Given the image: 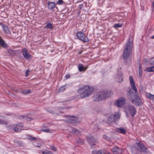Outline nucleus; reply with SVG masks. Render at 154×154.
I'll list each match as a JSON object with an SVG mask.
<instances>
[{
  "label": "nucleus",
  "mask_w": 154,
  "mask_h": 154,
  "mask_svg": "<svg viewBox=\"0 0 154 154\" xmlns=\"http://www.w3.org/2000/svg\"><path fill=\"white\" fill-rule=\"evenodd\" d=\"M2 39V37L0 36V40Z\"/></svg>",
  "instance_id": "603ef678"
},
{
  "label": "nucleus",
  "mask_w": 154,
  "mask_h": 154,
  "mask_svg": "<svg viewBox=\"0 0 154 154\" xmlns=\"http://www.w3.org/2000/svg\"><path fill=\"white\" fill-rule=\"evenodd\" d=\"M48 8L49 9H53L55 7V3L53 2H49L48 3Z\"/></svg>",
  "instance_id": "dca6fc26"
},
{
  "label": "nucleus",
  "mask_w": 154,
  "mask_h": 154,
  "mask_svg": "<svg viewBox=\"0 0 154 154\" xmlns=\"http://www.w3.org/2000/svg\"><path fill=\"white\" fill-rule=\"evenodd\" d=\"M72 131L74 135L79 136L80 135V132L79 130L73 128L72 129Z\"/></svg>",
  "instance_id": "a211bd4d"
},
{
  "label": "nucleus",
  "mask_w": 154,
  "mask_h": 154,
  "mask_svg": "<svg viewBox=\"0 0 154 154\" xmlns=\"http://www.w3.org/2000/svg\"><path fill=\"white\" fill-rule=\"evenodd\" d=\"M22 53L24 57L27 60H30L31 58V54L29 53L27 50L25 48L22 49Z\"/></svg>",
  "instance_id": "9d476101"
},
{
  "label": "nucleus",
  "mask_w": 154,
  "mask_h": 154,
  "mask_svg": "<svg viewBox=\"0 0 154 154\" xmlns=\"http://www.w3.org/2000/svg\"><path fill=\"white\" fill-rule=\"evenodd\" d=\"M6 115L7 116H11V114L10 113H5Z\"/></svg>",
  "instance_id": "8fccbe9b"
},
{
  "label": "nucleus",
  "mask_w": 154,
  "mask_h": 154,
  "mask_svg": "<svg viewBox=\"0 0 154 154\" xmlns=\"http://www.w3.org/2000/svg\"><path fill=\"white\" fill-rule=\"evenodd\" d=\"M109 95V93L107 91H100L94 95L93 100L95 101H100L108 97Z\"/></svg>",
  "instance_id": "20e7f679"
},
{
  "label": "nucleus",
  "mask_w": 154,
  "mask_h": 154,
  "mask_svg": "<svg viewBox=\"0 0 154 154\" xmlns=\"http://www.w3.org/2000/svg\"><path fill=\"white\" fill-rule=\"evenodd\" d=\"M135 147L137 150L142 153L145 154L148 152V149L143 143L140 142L137 143Z\"/></svg>",
  "instance_id": "39448f33"
},
{
  "label": "nucleus",
  "mask_w": 154,
  "mask_h": 154,
  "mask_svg": "<svg viewBox=\"0 0 154 154\" xmlns=\"http://www.w3.org/2000/svg\"><path fill=\"white\" fill-rule=\"evenodd\" d=\"M0 47L5 48L8 47L7 44L2 39L0 40Z\"/></svg>",
  "instance_id": "f3484780"
},
{
  "label": "nucleus",
  "mask_w": 154,
  "mask_h": 154,
  "mask_svg": "<svg viewBox=\"0 0 154 154\" xmlns=\"http://www.w3.org/2000/svg\"><path fill=\"white\" fill-rule=\"evenodd\" d=\"M82 52H83V51L82 50H81L79 52V53L78 54H81L82 53Z\"/></svg>",
  "instance_id": "09e8293b"
},
{
  "label": "nucleus",
  "mask_w": 154,
  "mask_h": 154,
  "mask_svg": "<svg viewBox=\"0 0 154 154\" xmlns=\"http://www.w3.org/2000/svg\"><path fill=\"white\" fill-rule=\"evenodd\" d=\"M51 149L54 151H56L57 150L56 148L54 146H52L51 147Z\"/></svg>",
  "instance_id": "79ce46f5"
},
{
  "label": "nucleus",
  "mask_w": 154,
  "mask_h": 154,
  "mask_svg": "<svg viewBox=\"0 0 154 154\" xmlns=\"http://www.w3.org/2000/svg\"><path fill=\"white\" fill-rule=\"evenodd\" d=\"M42 131L44 132H48L49 131V129L48 128H46L45 127L42 128Z\"/></svg>",
  "instance_id": "72a5a7b5"
},
{
  "label": "nucleus",
  "mask_w": 154,
  "mask_h": 154,
  "mask_svg": "<svg viewBox=\"0 0 154 154\" xmlns=\"http://www.w3.org/2000/svg\"><path fill=\"white\" fill-rule=\"evenodd\" d=\"M4 123V121L2 119H0V124H2Z\"/></svg>",
  "instance_id": "49530a36"
},
{
  "label": "nucleus",
  "mask_w": 154,
  "mask_h": 154,
  "mask_svg": "<svg viewBox=\"0 0 154 154\" xmlns=\"http://www.w3.org/2000/svg\"><path fill=\"white\" fill-rule=\"evenodd\" d=\"M97 151L96 150H93L92 152V154H97Z\"/></svg>",
  "instance_id": "ea45409f"
},
{
  "label": "nucleus",
  "mask_w": 154,
  "mask_h": 154,
  "mask_svg": "<svg viewBox=\"0 0 154 154\" xmlns=\"http://www.w3.org/2000/svg\"><path fill=\"white\" fill-rule=\"evenodd\" d=\"M128 111L129 112L132 117H133L136 113V110L135 107L131 105H128L126 106Z\"/></svg>",
  "instance_id": "6e6552de"
},
{
  "label": "nucleus",
  "mask_w": 154,
  "mask_h": 154,
  "mask_svg": "<svg viewBox=\"0 0 154 154\" xmlns=\"http://www.w3.org/2000/svg\"><path fill=\"white\" fill-rule=\"evenodd\" d=\"M146 62H147V59H146Z\"/></svg>",
  "instance_id": "864d4df0"
},
{
  "label": "nucleus",
  "mask_w": 154,
  "mask_h": 154,
  "mask_svg": "<svg viewBox=\"0 0 154 154\" xmlns=\"http://www.w3.org/2000/svg\"><path fill=\"white\" fill-rule=\"evenodd\" d=\"M121 81H120V82H118L119 83H120L121 82Z\"/></svg>",
  "instance_id": "5fc2aeb1"
},
{
  "label": "nucleus",
  "mask_w": 154,
  "mask_h": 154,
  "mask_svg": "<svg viewBox=\"0 0 154 154\" xmlns=\"http://www.w3.org/2000/svg\"><path fill=\"white\" fill-rule=\"evenodd\" d=\"M29 139L30 140H35L37 139L36 138L32 137V136H29Z\"/></svg>",
  "instance_id": "37998d69"
},
{
  "label": "nucleus",
  "mask_w": 154,
  "mask_h": 154,
  "mask_svg": "<svg viewBox=\"0 0 154 154\" xmlns=\"http://www.w3.org/2000/svg\"><path fill=\"white\" fill-rule=\"evenodd\" d=\"M97 154H103V152L101 150H100L97 151Z\"/></svg>",
  "instance_id": "c03bdc74"
},
{
  "label": "nucleus",
  "mask_w": 154,
  "mask_h": 154,
  "mask_svg": "<svg viewBox=\"0 0 154 154\" xmlns=\"http://www.w3.org/2000/svg\"><path fill=\"white\" fill-rule=\"evenodd\" d=\"M47 111L50 113H51L52 114H54V112L52 110H50V109H46Z\"/></svg>",
  "instance_id": "e433bc0d"
},
{
  "label": "nucleus",
  "mask_w": 154,
  "mask_h": 154,
  "mask_svg": "<svg viewBox=\"0 0 154 154\" xmlns=\"http://www.w3.org/2000/svg\"><path fill=\"white\" fill-rule=\"evenodd\" d=\"M78 68L79 71L80 72L84 71H85L87 69V68L84 67L83 64L82 63H80L78 65Z\"/></svg>",
  "instance_id": "412c9836"
},
{
  "label": "nucleus",
  "mask_w": 154,
  "mask_h": 154,
  "mask_svg": "<svg viewBox=\"0 0 154 154\" xmlns=\"http://www.w3.org/2000/svg\"><path fill=\"white\" fill-rule=\"evenodd\" d=\"M24 119L27 121H31L32 120V119L30 117L27 116H24Z\"/></svg>",
  "instance_id": "473e14b6"
},
{
  "label": "nucleus",
  "mask_w": 154,
  "mask_h": 154,
  "mask_svg": "<svg viewBox=\"0 0 154 154\" xmlns=\"http://www.w3.org/2000/svg\"><path fill=\"white\" fill-rule=\"evenodd\" d=\"M123 25V24H121L119 23H118L117 24H114L113 27L115 29H117V28L122 27Z\"/></svg>",
  "instance_id": "393cba45"
},
{
  "label": "nucleus",
  "mask_w": 154,
  "mask_h": 154,
  "mask_svg": "<svg viewBox=\"0 0 154 154\" xmlns=\"http://www.w3.org/2000/svg\"><path fill=\"white\" fill-rule=\"evenodd\" d=\"M31 92V90L29 89L28 90H23L22 91V92L24 94H28Z\"/></svg>",
  "instance_id": "cd10ccee"
},
{
  "label": "nucleus",
  "mask_w": 154,
  "mask_h": 154,
  "mask_svg": "<svg viewBox=\"0 0 154 154\" xmlns=\"http://www.w3.org/2000/svg\"><path fill=\"white\" fill-rule=\"evenodd\" d=\"M113 116H114V117H115V121L117 119H119V115L116 113V114H115L114 115H113Z\"/></svg>",
  "instance_id": "7c9ffc66"
},
{
  "label": "nucleus",
  "mask_w": 154,
  "mask_h": 154,
  "mask_svg": "<svg viewBox=\"0 0 154 154\" xmlns=\"http://www.w3.org/2000/svg\"><path fill=\"white\" fill-rule=\"evenodd\" d=\"M103 154H112L109 152H107L104 153Z\"/></svg>",
  "instance_id": "de8ad7c7"
},
{
  "label": "nucleus",
  "mask_w": 154,
  "mask_h": 154,
  "mask_svg": "<svg viewBox=\"0 0 154 154\" xmlns=\"http://www.w3.org/2000/svg\"><path fill=\"white\" fill-rule=\"evenodd\" d=\"M151 38L152 39H153L154 38V35L153 36H152L151 37Z\"/></svg>",
  "instance_id": "3c124183"
},
{
  "label": "nucleus",
  "mask_w": 154,
  "mask_h": 154,
  "mask_svg": "<svg viewBox=\"0 0 154 154\" xmlns=\"http://www.w3.org/2000/svg\"><path fill=\"white\" fill-rule=\"evenodd\" d=\"M0 25L2 27L3 31L6 34L8 35L11 34V33L9 31V28L7 25L2 23H0Z\"/></svg>",
  "instance_id": "ddd939ff"
},
{
  "label": "nucleus",
  "mask_w": 154,
  "mask_h": 154,
  "mask_svg": "<svg viewBox=\"0 0 154 154\" xmlns=\"http://www.w3.org/2000/svg\"><path fill=\"white\" fill-rule=\"evenodd\" d=\"M76 36L78 39L84 42H87L89 41L87 36H86L85 34L82 32H77L76 33Z\"/></svg>",
  "instance_id": "423d86ee"
},
{
  "label": "nucleus",
  "mask_w": 154,
  "mask_h": 154,
  "mask_svg": "<svg viewBox=\"0 0 154 154\" xmlns=\"http://www.w3.org/2000/svg\"><path fill=\"white\" fill-rule=\"evenodd\" d=\"M49 21H48L47 23H46V26L44 28H47L48 29H53V25L49 22Z\"/></svg>",
  "instance_id": "4be33fe9"
},
{
  "label": "nucleus",
  "mask_w": 154,
  "mask_h": 154,
  "mask_svg": "<svg viewBox=\"0 0 154 154\" xmlns=\"http://www.w3.org/2000/svg\"><path fill=\"white\" fill-rule=\"evenodd\" d=\"M41 152L43 154H53V153L51 151L48 150L42 151Z\"/></svg>",
  "instance_id": "c85d7f7f"
},
{
  "label": "nucleus",
  "mask_w": 154,
  "mask_h": 154,
  "mask_svg": "<svg viewBox=\"0 0 154 154\" xmlns=\"http://www.w3.org/2000/svg\"><path fill=\"white\" fill-rule=\"evenodd\" d=\"M87 140L90 145H95L97 142L96 139L93 136H90L86 137Z\"/></svg>",
  "instance_id": "1a4fd4ad"
},
{
  "label": "nucleus",
  "mask_w": 154,
  "mask_h": 154,
  "mask_svg": "<svg viewBox=\"0 0 154 154\" xmlns=\"http://www.w3.org/2000/svg\"><path fill=\"white\" fill-rule=\"evenodd\" d=\"M146 71L147 72H154V66H152L150 67H147Z\"/></svg>",
  "instance_id": "b1692460"
},
{
  "label": "nucleus",
  "mask_w": 154,
  "mask_h": 154,
  "mask_svg": "<svg viewBox=\"0 0 154 154\" xmlns=\"http://www.w3.org/2000/svg\"><path fill=\"white\" fill-rule=\"evenodd\" d=\"M134 92L132 89H129L127 92L126 94L129 100L137 106H140L142 104V101L140 97L136 93Z\"/></svg>",
  "instance_id": "f257e3e1"
},
{
  "label": "nucleus",
  "mask_w": 154,
  "mask_h": 154,
  "mask_svg": "<svg viewBox=\"0 0 154 154\" xmlns=\"http://www.w3.org/2000/svg\"><path fill=\"white\" fill-rule=\"evenodd\" d=\"M103 137L104 139L106 140H109V137L105 135H103Z\"/></svg>",
  "instance_id": "c9c22d12"
},
{
  "label": "nucleus",
  "mask_w": 154,
  "mask_h": 154,
  "mask_svg": "<svg viewBox=\"0 0 154 154\" xmlns=\"http://www.w3.org/2000/svg\"><path fill=\"white\" fill-rule=\"evenodd\" d=\"M114 122H115V117H114V116H113L112 115L107 119V123L108 124H109Z\"/></svg>",
  "instance_id": "6ab92c4d"
},
{
  "label": "nucleus",
  "mask_w": 154,
  "mask_h": 154,
  "mask_svg": "<svg viewBox=\"0 0 154 154\" xmlns=\"http://www.w3.org/2000/svg\"><path fill=\"white\" fill-rule=\"evenodd\" d=\"M24 116H21V115H19L17 116V118H19L20 119H24Z\"/></svg>",
  "instance_id": "4c0bfd02"
},
{
  "label": "nucleus",
  "mask_w": 154,
  "mask_h": 154,
  "mask_svg": "<svg viewBox=\"0 0 154 154\" xmlns=\"http://www.w3.org/2000/svg\"><path fill=\"white\" fill-rule=\"evenodd\" d=\"M112 151L114 154H122V150L118 147H115L112 149Z\"/></svg>",
  "instance_id": "4468645a"
},
{
  "label": "nucleus",
  "mask_w": 154,
  "mask_h": 154,
  "mask_svg": "<svg viewBox=\"0 0 154 154\" xmlns=\"http://www.w3.org/2000/svg\"><path fill=\"white\" fill-rule=\"evenodd\" d=\"M84 140L79 139L78 143L80 144H82L84 143Z\"/></svg>",
  "instance_id": "f704fd0d"
},
{
  "label": "nucleus",
  "mask_w": 154,
  "mask_h": 154,
  "mask_svg": "<svg viewBox=\"0 0 154 154\" xmlns=\"http://www.w3.org/2000/svg\"><path fill=\"white\" fill-rule=\"evenodd\" d=\"M146 96L150 99L152 100L154 99V95L150 93H147Z\"/></svg>",
  "instance_id": "a878e982"
},
{
  "label": "nucleus",
  "mask_w": 154,
  "mask_h": 154,
  "mask_svg": "<svg viewBox=\"0 0 154 154\" xmlns=\"http://www.w3.org/2000/svg\"><path fill=\"white\" fill-rule=\"evenodd\" d=\"M64 4V2L62 0H58L57 2V5H63Z\"/></svg>",
  "instance_id": "2f4dec72"
},
{
  "label": "nucleus",
  "mask_w": 154,
  "mask_h": 154,
  "mask_svg": "<svg viewBox=\"0 0 154 154\" xmlns=\"http://www.w3.org/2000/svg\"><path fill=\"white\" fill-rule=\"evenodd\" d=\"M116 131L123 134H125L126 133V130L123 127L117 128Z\"/></svg>",
  "instance_id": "aec40b11"
},
{
  "label": "nucleus",
  "mask_w": 154,
  "mask_h": 154,
  "mask_svg": "<svg viewBox=\"0 0 154 154\" xmlns=\"http://www.w3.org/2000/svg\"><path fill=\"white\" fill-rule=\"evenodd\" d=\"M132 47V42L129 40L125 45L122 55L123 59L125 60L124 63L125 64H127V60L131 53Z\"/></svg>",
  "instance_id": "f03ea898"
},
{
  "label": "nucleus",
  "mask_w": 154,
  "mask_h": 154,
  "mask_svg": "<svg viewBox=\"0 0 154 154\" xmlns=\"http://www.w3.org/2000/svg\"><path fill=\"white\" fill-rule=\"evenodd\" d=\"M139 74L140 77L141 78L143 75V70L141 65L140 63L139 64Z\"/></svg>",
  "instance_id": "5701e85b"
},
{
  "label": "nucleus",
  "mask_w": 154,
  "mask_h": 154,
  "mask_svg": "<svg viewBox=\"0 0 154 154\" xmlns=\"http://www.w3.org/2000/svg\"><path fill=\"white\" fill-rule=\"evenodd\" d=\"M149 62L151 65H154V57L150 58L149 60Z\"/></svg>",
  "instance_id": "bb28decb"
},
{
  "label": "nucleus",
  "mask_w": 154,
  "mask_h": 154,
  "mask_svg": "<svg viewBox=\"0 0 154 154\" xmlns=\"http://www.w3.org/2000/svg\"><path fill=\"white\" fill-rule=\"evenodd\" d=\"M29 70H26L25 76L26 77H27L29 75Z\"/></svg>",
  "instance_id": "58836bf2"
},
{
  "label": "nucleus",
  "mask_w": 154,
  "mask_h": 154,
  "mask_svg": "<svg viewBox=\"0 0 154 154\" xmlns=\"http://www.w3.org/2000/svg\"><path fill=\"white\" fill-rule=\"evenodd\" d=\"M66 88H64V86H61L60 87V88L58 90V92L59 93L61 92H63L65 90Z\"/></svg>",
  "instance_id": "c756f323"
},
{
  "label": "nucleus",
  "mask_w": 154,
  "mask_h": 154,
  "mask_svg": "<svg viewBox=\"0 0 154 154\" xmlns=\"http://www.w3.org/2000/svg\"><path fill=\"white\" fill-rule=\"evenodd\" d=\"M17 126L14 127V130L15 131H17L19 130V128L17 127Z\"/></svg>",
  "instance_id": "a19ab883"
},
{
  "label": "nucleus",
  "mask_w": 154,
  "mask_h": 154,
  "mask_svg": "<svg viewBox=\"0 0 154 154\" xmlns=\"http://www.w3.org/2000/svg\"><path fill=\"white\" fill-rule=\"evenodd\" d=\"M126 102V99L124 97H122L119 99L115 102L116 105L118 107L123 106Z\"/></svg>",
  "instance_id": "0eeeda50"
},
{
  "label": "nucleus",
  "mask_w": 154,
  "mask_h": 154,
  "mask_svg": "<svg viewBox=\"0 0 154 154\" xmlns=\"http://www.w3.org/2000/svg\"><path fill=\"white\" fill-rule=\"evenodd\" d=\"M93 90L92 87H90L89 86H85L80 88L77 91V92L80 94V97L82 98L88 97L91 94Z\"/></svg>",
  "instance_id": "7ed1b4c3"
},
{
  "label": "nucleus",
  "mask_w": 154,
  "mask_h": 154,
  "mask_svg": "<svg viewBox=\"0 0 154 154\" xmlns=\"http://www.w3.org/2000/svg\"><path fill=\"white\" fill-rule=\"evenodd\" d=\"M68 116L69 119L68 120L69 122L73 123H76L78 122V119L76 117L73 116Z\"/></svg>",
  "instance_id": "2eb2a0df"
},
{
  "label": "nucleus",
  "mask_w": 154,
  "mask_h": 154,
  "mask_svg": "<svg viewBox=\"0 0 154 154\" xmlns=\"http://www.w3.org/2000/svg\"><path fill=\"white\" fill-rule=\"evenodd\" d=\"M9 54L11 56V57H14L15 56H17V54H18L19 51L18 50H12L11 49H9L7 51Z\"/></svg>",
  "instance_id": "9b49d317"
},
{
  "label": "nucleus",
  "mask_w": 154,
  "mask_h": 154,
  "mask_svg": "<svg viewBox=\"0 0 154 154\" xmlns=\"http://www.w3.org/2000/svg\"><path fill=\"white\" fill-rule=\"evenodd\" d=\"M70 75H69V74H68V75H66V76H65V77L66 78V79H67L68 78H70Z\"/></svg>",
  "instance_id": "a18cd8bd"
},
{
  "label": "nucleus",
  "mask_w": 154,
  "mask_h": 154,
  "mask_svg": "<svg viewBox=\"0 0 154 154\" xmlns=\"http://www.w3.org/2000/svg\"><path fill=\"white\" fill-rule=\"evenodd\" d=\"M129 79L130 85L132 90H134L135 92H137V89L135 85V83L134 82L132 77L131 76H129Z\"/></svg>",
  "instance_id": "f8f14e48"
},
{
  "label": "nucleus",
  "mask_w": 154,
  "mask_h": 154,
  "mask_svg": "<svg viewBox=\"0 0 154 154\" xmlns=\"http://www.w3.org/2000/svg\"><path fill=\"white\" fill-rule=\"evenodd\" d=\"M123 81V78H122V80H121V81Z\"/></svg>",
  "instance_id": "6e6d98bb"
}]
</instances>
